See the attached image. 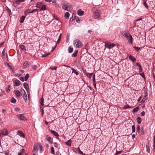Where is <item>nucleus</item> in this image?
<instances>
[{
  "label": "nucleus",
  "mask_w": 155,
  "mask_h": 155,
  "mask_svg": "<svg viewBox=\"0 0 155 155\" xmlns=\"http://www.w3.org/2000/svg\"><path fill=\"white\" fill-rule=\"evenodd\" d=\"M62 8L65 10L70 11L72 9V6L67 2L63 1L61 2Z\"/></svg>",
  "instance_id": "f257e3e1"
},
{
  "label": "nucleus",
  "mask_w": 155,
  "mask_h": 155,
  "mask_svg": "<svg viewBox=\"0 0 155 155\" xmlns=\"http://www.w3.org/2000/svg\"><path fill=\"white\" fill-rule=\"evenodd\" d=\"M74 45L75 46L78 48H81L82 46L81 42L78 39H76L74 41Z\"/></svg>",
  "instance_id": "f03ea898"
},
{
  "label": "nucleus",
  "mask_w": 155,
  "mask_h": 155,
  "mask_svg": "<svg viewBox=\"0 0 155 155\" xmlns=\"http://www.w3.org/2000/svg\"><path fill=\"white\" fill-rule=\"evenodd\" d=\"M101 12L99 10H97L94 12H93V17L95 19H99V18L100 16Z\"/></svg>",
  "instance_id": "7ed1b4c3"
},
{
  "label": "nucleus",
  "mask_w": 155,
  "mask_h": 155,
  "mask_svg": "<svg viewBox=\"0 0 155 155\" xmlns=\"http://www.w3.org/2000/svg\"><path fill=\"white\" fill-rule=\"evenodd\" d=\"M115 46V44H114L112 43L109 44L107 42H106L105 43V47L106 48H108L109 49L112 48Z\"/></svg>",
  "instance_id": "20e7f679"
},
{
  "label": "nucleus",
  "mask_w": 155,
  "mask_h": 155,
  "mask_svg": "<svg viewBox=\"0 0 155 155\" xmlns=\"http://www.w3.org/2000/svg\"><path fill=\"white\" fill-rule=\"evenodd\" d=\"M24 1V0H17L13 3L14 6L15 7L18 8L19 7L18 4L20 2H22Z\"/></svg>",
  "instance_id": "39448f33"
},
{
  "label": "nucleus",
  "mask_w": 155,
  "mask_h": 155,
  "mask_svg": "<svg viewBox=\"0 0 155 155\" xmlns=\"http://www.w3.org/2000/svg\"><path fill=\"white\" fill-rule=\"evenodd\" d=\"M17 117L20 120L25 121L27 120L25 117L24 116L23 114H18L17 115Z\"/></svg>",
  "instance_id": "423d86ee"
},
{
  "label": "nucleus",
  "mask_w": 155,
  "mask_h": 155,
  "mask_svg": "<svg viewBox=\"0 0 155 155\" xmlns=\"http://www.w3.org/2000/svg\"><path fill=\"white\" fill-rule=\"evenodd\" d=\"M38 10V9H35L32 10H31L30 9H26L25 12V13L27 15L28 13H31L33 12H35Z\"/></svg>",
  "instance_id": "0eeeda50"
},
{
  "label": "nucleus",
  "mask_w": 155,
  "mask_h": 155,
  "mask_svg": "<svg viewBox=\"0 0 155 155\" xmlns=\"http://www.w3.org/2000/svg\"><path fill=\"white\" fill-rule=\"evenodd\" d=\"M23 85L24 88H25L26 91L27 92L28 95V97H29V95H30V93L28 91V90L29 89L28 85V84L26 83H24L23 84Z\"/></svg>",
  "instance_id": "6e6552de"
},
{
  "label": "nucleus",
  "mask_w": 155,
  "mask_h": 155,
  "mask_svg": "<svg viewBox=\"0 0 155 155\" xmlns=\"http://www.w3.org/2000/svg\"><path fill=\"white\" fill-rule=\"evenodd\" d=\"M1 133L2 135H6L8 134L7 130L6 129H4L1 130Z\"/></svg>",
  "instance_id": "1a4fd4ad"
},
{
  "label": "nucleus",
  "mask_w": 155,
  "mask_h": 155,
  "mask_svg": "<svg viewBox=\"0 0 155 155\" xmlns=\"http://www.w3.org/2000/svg\"><path fill=\"white\" fill-rule=\"evenodd\" d=\"M126 38L129 43L131 44H133V38L131 35H129Z\"/></svg>",
  "instance_id": "9d476101"
},
{
  "label": "nucleus",
  "mask_w": 155,
  "mask_h": 155,
  "mask_svg": "<svg viewBox=\"0 0 155 155\" xmlns=\"http://www.w3.org/2000/svg\"><path fill=\"white\" fill-rule=\"evenodd\" d=\"M5 64L6 66L8 67L10 69V70H12V72L14 73V68H13L12 66L10 65L9 63L6 62V63H5Z\"/></svg>",
  "instance_id": "9b49d317"
},
{
  "label": "nucleus",
  "mask_w": 155,
  "mask_h": 155,
  "mask_svg": "<svg viewBox=\"0 0 155 155\" xmlns=\"http://www.w3.org/2000/svg\"><path fill=\"white\" fill-rule=\"evenodd\" d=\"M46 140L48 141L51 143H52V139L51 137L49 136L48 135H47L46 136Z\"/></svg>",
  "instance_id": "f8f14e48"
},
{
  "label": "nucleus",
  "mask_w": 155,
  "mask_h": 155,
  "mask_svg": "<svg viewBox=\"0 0 155 155\" xmlns=\"http://www.w3.org/2000/svg\"><path fill=\"white\" fill-rule=\"evenodd\" d=\"M123 36H124L126 38H127L130 35L129 33H128L127 31H123Z\"/></svg>",
  "instance_id": "ddd939ff"
},
{
  "label": "nucleus",
  "mask_w": 155,
  "mask_h": 155,
  "mask_svg": "<svg viewBox=\"0 0 155 155\" xmlns=\"http://www.w3.org/2000/svg\"><path fill=\"white\" fill-rule=\"evenodd\" d=\"M84 12L83 11H82L81 9H79L78 10L77 12L78 14L80 15H82L84 14Z\"/></svg>",
  "instance_id": "4468645a"
},
{
  "label": "nucleus",
  "mask_w": 155,
  "mask_h": 155,
  "mask_svg": "<svg viewBox=\"0 0 155 155\" xmlns=\"http://www.w3.org/2000/svg\"><path fill=\"white\" fill-rule=\"evenodd\" d=\"M129 59L134 62L136 61L135 58L132 55H130L129 57Z\"/></svg>",
  "instance_id": "2eb2a0df"
},
{
  "label": "nucleus",
  "mask_w": 155,
  "mask_h": 155,
  "mask_svg": "<svg viewBox=\"0 0 155 155\" xmlns=\"http://www.w3.org/2000/svg\"><path fill=\"white\" fill-rule=\"evenodd\" d=\"M15 85L16 86H18L20 85V81L18 80H16L15 81Z\"/></svg>",
  "instance_id": "dca6fc26"
},
{
  "label": "nucleus",
  "mask_w": 155,
  "mask_h": 155,
  "mask_svg": "<svg viewBox=\"0 0 155 155\" xmlns=\"http://www.w3.org/2000/svg\"><path fill=\"white\" fill-rule=\"evenodd\" d=\"M39 145L36 146H34V148L33 150V153H34L35 152H37L38 151L39 149Z\"/></svg>",
  "instance_id": "f3484780"
},
{
  "label": "nucleus",
  "mask_w": 155,
  "mask_h": 155,
  "mask_svg": "<svg viewBox=\"0 0 155 155\" xmlns=\"http://www.w3.org/2000/svg\"><path fill=\"white\" fill-rule=\"evenodd\" d=\"M18 133L19 134V135L22 137L24 138L25 137V135L22 132V131L20 130H18Z\"/></svg>",
  "instance_id": "a211bd4d"
},
{
  "label": "nucleus",
  "mask_w": 155,
  "mask_h": 155,
  "mask_svg": "<svg viewBox=\"0 0 155 155\" xmlns=\"http://www.w3.org/2000/svg\"><path fill=\"white\" fill-rule=\"evenodd\" d=\"M15 94L17 97H20L21 93L20 91L18 90H17L15 92Z\"/></svg>",
  "instance_id": "6ab92c4d"
},
{
  "label": "nucleus",
  "mask_w": 155,
  "mask_h": 155,
  "mask_svg": "<svg viewBox=\"0 0 155 155\" xmlns=\"http://www.w3.org/2000/svg\"><path fill=\"white\" fill-rule=\"evenodd\" d=\"M51 132L54 136L58 137L59 136L58 134L56 131L51 130Z\"/></svg>",
  "instance_id": "aec40b11"
},
{
  "label": "nucleus",
  "mask_w": 155,
  "mask_h": 155,
  "mask_svg": "<svg viewBox=\"0 0 155 155\" xmlns=\"http://www.w3.org/2000/svg\"><path fill=\"white\" fill-rule=\"evenodd\" d=\"M39 9V11H41L43 10H45L46 9V6L45 5L41 6Z\"/></svg>",
  "instance_id": "412c9836"
},
{
  "label": "nucleus",
  "mask_w": 155,
  "mask_h": 155,
  "mask_svg": "<svg viewBox=\"0 0 155 155\" xmlns=\"http://www.w3.org/2000/svg\"><path fill=\"white\" fill-rule=\"evenodd\" d=\"M74 18L76 20L77 22L79 23L80 22V20L78 16L74 15Z\"/></svg>",
  "instance_id": "4be33fe9"
},
{
  "label": "nucleus",
  "mask_w": 155,
  "mask_h": 155,
  "mask_svg": "<svg viewBox=\"0 0 155 155\" xmlns=\"http://www.w3.org/2000/svg\"><path fill=\"white\" fill-rule=\"evenodd\" d=\"M19 47L23 51H25L26 50V48L25 46L22 45H20L19 46Z\"/></svg>",
  "instance_id": "5701e85b"
},
{
  "label": "nucleus",
  "mask_w": 155,
  "mask_h": 155,
  "mask_svg": "<svg viewBox=\"0 0 155 155\" xmlns=\"http://www.w3.org/2000/svg\"><path fill=\"white\" fill-rule=\"evenodd\" d=\"M25 150L24 149H22L20 150V151L18 153V155H23V153H25Z\"/></svg>",
  "instance_id": "b1692460"
},
{
  "label": "nucleus",
  "mask_w": 155,
  "mask_h": 155,
  "mask_svg": "<svg viewBox=\"0 0 155 155\" xmlns=\"http://www.w3.org/2000/svg\"><path fill=\"white\" fill-rule=\"evenodd\" d=\"M42 6V3L41 2H38L37 3L36 7L37 8H40Z\"/></svg>",
  "instance_id": "393cba45"
},
{
  "label": "nucleus",
  "mask_w": 155,
  "mask_h": 155,
  "mask_svg": "<svg viewBox=\"0 0 155 155\" xmlns=\"http://www.w3.org/2000/svg\"><path fill=\"white\" fill-rule=\"evenodd\" d=\"M137 120L138 124H140L142 120L140 117H138L137 118Z\"/></svg>",
  "instance_id": "a878e982"
},
{
  "label": "nucleus",
  "mask_w": 155,
  "mask_h": 155,
  "mask_svg": "<svg viewBox=\"0 0 155 155\" xmlns=\"http://www.w3.org/2000/svg\"><path fill=\"white\" fill-rule=\"evenodd\" d=\"M139 109V108L138 107H137L134 108L133 110V112H137Z\"/></svg>",
  "instance_id": "bb28decb"
},
{
  "label": "nucleus",
  "mask_w": 155,
  "mask_h": 155,
  "mask_svg": "<svg viewBox=\"0 0 155 155\" xmlns=\"http://www.w3.org/2000/svg\"><path fill=\"white\" fill-rule=\"evenodd\" d=\"M44 98H42L41 99V100L40 101V104L42 106H43L44 104Z\"/></svg>",
  "instance_id": "cd10ccee"
},
{
  "label": "nucleus",
  "mask_w": 155,
  "mask_h": 155,
  "mask_svg": "<svg viewBox=\"0 0 155 155\" xmlns=\"http://www.w3.org/2000/svg\"><path fill=\"white\" fill-rule=\"evenodd\" d=\"M71 140H69L67 142H66V144L68 145L71 146Z\"/></svg>",
  "instance_id": "c85d7f7f"
},
{
  "label": "nucleus",
  "mask_w": 155,
  "mask_h": 155,
  "mask_svg": "<svg viewBox=\"0 0 155 155\" xmlns=\"http://www.w3.org/2000/svg\"><path fill=\"white\" fill-rule=\"evenodd\" d=\"M137 132L138 133H142V131H140V127L139 125H137Z\"/></svg>",
  "instance_id": "c756f323"
},
{
  "label": "nucleus",
  "mask_w": 155,
  "mask_h": 155,
  "mask_svg": "<svg viewBox=\"0 0 155 155\" xmlns=\"http://www.w3.org/2000/svg\"><path fill=\"white\" fill-rule=\"evenodd\" d=\"M25 18V17L24 16H21L20 18V22L21 23H23Z\"/></svg>",
  "instance_id": "7c9ffc66"
},
{
  "label": "nucleus",
  "mask_w": 155,
  "mask_h": 155,
  "mask_svg": "<svg viewBox=\"0 0 155 155\" xmlns=\"http://www.w3.org/2000/svg\"><path fill=\"white\" fill-rule=\"evenodd\" d=\"M68 50L69 53H71L73 51V48H71L70 47H69L68 48Z\"/></svg>",
  "instance_id": "2f4dec72"
},
{
  "label": "nucleus",
  "mask_w": 155,
  "mask_h": 155,
  "mask_svg": "<svg viewBox=\"0 0 155 155\" xmlns=\"http://www.w3.org/2000/svg\"><path fill=\"white\" fill-rule=\"evenodd\" d=\"M70 16L69 13L68 12H67L65 13L64 15V17L66 18H69Z\"/></svg>",
  "instance_id": "473e14b6"
},
{
  "label": "nucleus",
  "mask_w": 155,
  "mask_h": 155,
  "mask_svg": "<svg viewBox=\"0 0 155 155\" xmlns=\"http://www.w3.org/2000/svg\"><path fill=\"white\" fill-rule=\"evenodd\" d=\"M16 101V100L14 98V97H12L11 100V102L12 103H15Z\"/></svg>",
  "instance_id": "72a5a7b5"
},
{
  "label": "nucleus",
  "mask_w": 155,
  "mask_h": 155,
  "mask_svg": "<svg viewBox=\"0 0 155 155\" xmlns=\"http://www.w3.org/2000/svg\"><path fill=\"white\" fill-rule=\"evenodd\" d=\"M93 75V73H88L86 76L88 77L89 78H91Z\"/></svg>",
  "instance_id": "f704fd0d"
},
{
  "label": "nucleus",
  "mask_w": 155,
  "mask_h": 155,
  "mask_svg": "<svg viewBox=\"0 0 155 155\" xmlns=\"http://www.w3.org/2000/svg\"><path fill=\"white\" fill-rule=\"evenodd\" d=\"M29 74H28V73L27 74H26V75H25V81H26L28 80V77H29Z\"/></svg>",
  "instance_id": "c9c22d12"
},
{
  "label": "nucleus",
  "mask_w": 155,
  "mask_h": 155,
  "mask_svg": "<svg viewBox=\"0 0 155 155\" xmlns=\"http://www.w3.org/2000/svg\"><path fill=\"white\" fill-rule=\"evenodd\" d=\"M72 72L75 73L77 75L79 74L78 72L75 69L72 68Z\"/></svg>",
  "instance_id": "e433bc0d"
},
{
  "label": "nucleus",
  "mask_w": 155,
  "mask_h": 155,
  "mask_svg": "<svg viewBox=\"0 0 155 155\" xmlns=\"http://www.w3.org/2000/svg\"><path fill=\"white\" fill-rule=\"evenodd\" d=\"M23 98L25 100V102H28L27 97V95H24L23 96Z\"/></svg>",
  "instance_id": "4c0bfd02"
},
{
  "label": "nucleus",
  "mask_w": 155,
  "mask_h": 155,
  "mask_svg": "<svg viewBox=\"0 0 155 155\" xmlns=\"http://www.w3.org/2000/svg\"><path fill=\"white\" fill-rule=\"evenodd\" d=\"M5 9L9 12V15H10V13L11 12L10 9L7 6L5 7Z\"/></svg>",
  "instance_id": "58836bf2"
},
{
  "label": "nucleus",
  "mask_w": 155,
  "mask_h": 155,
  "mask_svg": "<svg viewBox=\"0 0 155 155\" xmlns=\"http://www.w3.org/2000/svg\"><path fill=\"white\" fill-rule=\"evenodd\" d=\"M133 48L135 49V50L136 51H138L140 49V48L139 47H137L136 46H134Z\"/></svg>",
  "instance_id": "ea45409f"
},
{
  "label": "nucleus",
  "mask_w": 155,
  "mask_h": 155,
  "mask_svg": "<svg viewBox=\"0 0 155 155\" xmlns=\"http://www.w3.org/2000/svg\"><path fill=\"white\" fill-rule=\"evenodd\" d=\"M147 151L148 153H150V147L148 145L146 146Z\"/></svg>",
  "instance_id": "a19ab883"
},
{
  "label": "nucleus",
  "mask_w": 155,
  "mask_h": 155,
  "mask_svg": "<svg viewBox=\"0 0 155 155\" xmlns=\"http://www.w3.org/2000/svg\"><path fill=\"white\" fill-rule=\"evenodd\" d=\"M51 153H52V154H55V152H54V148L53 147H51Z\"/></svg>",
  "instance_id": "79ce46f5"
},
{
  "label": "nucleus",
  "mask_w": 155,
  "mask_h": 155,
  "mask_svg": "<svg viewBox=\"0 0 155 155\" xmlns=\"http://www.w3.org/2000/svg\"><path fill=\"white\" fill-rule=\"evenodd\" d=\"M50 54V53H46L45 54H44L42 55L41 57L42 58H44L45 57H46L48 55H49Z\"/></svg>",
  "instance_id": "37998d69"
},
{
  "label": "nucleus",
  "mask_w": 155,
  "mask_h": 155,
  "mask_svg": "<svg viewBox=\"0 0 155 155\" xmlns=\"http://www.w3.org/2000/svg\"><path fill=\"white\" fill-rule=\"evenodd\" d=\"M8 88L6 89V91L8 93L10 91V85H8Z\"/></svg>",
  "instance_id": "c03bdc74"
},
{
  "label": "nucleus",
  "mask_w": 155,
  "mask_h": 155,
  "mask_svg": "<svg viewBox=\"0 0 155 155\" xmlns=\"http://www.w3.org/2000/svg\"><path fill=\"white\" fill-rule=\"evenodd\" d=\"M29 65V63L28 61L25 62L23 64V65L24 66L27 67L28 65Z\"/></svg>",
  "instance_id": "a18cd8bd"
},
{
  "label": "nucleus",
  "mask_w": 155,
  "mask_h": 155,
  "mask_svg": "<svg viewBox=\"0 0 155 155\" xmlns=\"http://www.w3.org/2000/svg\"><path fill=\"white\" fill-rule=\"evenodd\" d=\"M124 109H127V108H130L131 107H130L128 105H125L124 106Z\"/></svg>",
  "instance_id": "49530a36"
},
{
  "label": "nucleus",
  "mask_w": 155,
  "mask_h": 155,
  "mask_svg": "<svg viewBox=\"0 0 155 155\" xmlns=\"http://www.w3.org/2000/svg\"><path fill=\"white\" fill-rule=\"evenodd\" d=\"M67 38L66 40V41L67 43H68L69 42V35H68V34H67Z\"/></svg>",
  "instance_id": "de8ad7c7"
},
{
  "label": "nucleus",
  "mask_w": 155,
  "mask_h": 155,
  "mask_svg": "<svg viewBox=\"0 0 155 155\" xmlns=\"http://www.w3.org/2000/svg\"><path fill=\"white\" fill-rule=\"evenodd\" d=\"M132 133H134L135 131V127L134 125H133L132 126Z\"/></svg>",
  "instance_id": "09e8293b"
},
{
  "label": "nucleus",
  "mask_w": 155,
  "mask_h": 155,
  "mask_svg": "<svg viewBox=\"0 0 155 155\" xmlns=\"http://www.w3.org/2000/svg\"><path fill=\"white\" fill-rule=\"evenodd\" d=\"M78 151L82 155H84V154L83 152L81 151L80 150V148H78Z\"/></svg>",
  "instance_id": "8fccbe9b"
},
{
  "label": "nucleus",
  "mask_w": 155,
  "mask_h": 155,
  "mask_svg": "<svg viewBox=\"0 0 155 155\" xmlns=\"http://www.w3.org/2000/svg\"><path fill=\"white\" fill-rule=\"evenodd\" d=\"M143 5H144V6L145 8H148V6L146 2H145L143 3Z\"/></svg>",
  "instance_id": "3c124183"
},
{
  "label": "nucleus",
  "mask_w": 155,
  "mask_h": 155,
  "mask_svg": "<svg viewBox=\"0 0 155 155\" xmlns=\"http://www.w3.org/2000/svg\"><path fill=\"white\" fill-rule=\"evenodd\" d=\"M93 83H95L96 82L95 79V74H94L93 75Z\"/></svg>",
  "instance_id": "603ef678"
},
{
  "label": "nucleus",
  "mask_w": 155,
  "mask_h": 155,
  "mask_svg": "<svg viewBox=\"0 0 155 155\" xmlns=\"http://www.w3.org/2000/svg\"><path fill=\"white\" fill-rule=\"evenodd\" d=\"M140 74L143 78L144 79L145 78L144 74L143 73H141Z\"/></svg>",
  "instance_id": "864d4df0"
},
{
  "label": "nucleus",
  "mask_w": 155,
  "mask_h": 155,
  "mask_svg": "<svg viewBox=\"0 0 155 155\" xmlns=\"http://www.w3.org/2000/svg\"><path fill=\"white\" fill-rule=\"evenodd\" d=\"M21 95H22L23 96H24V95H26V94L25 91H24L23 92H21Z\"/></svg>",
  "instance_id": "5fc2aeb1"
},
{
  "label": "nucleus",
  "mask_w": 155,
  "mask_h": 155,
  "mask_svg": "<svg viewBox=\"0 0 155 155\" xmlns=\"http://www.w3.org/2000/svg\"><path fill=\"white\" fill-rule=\"evenodd\" d=\"M121 151H117L115 153V154L116 155H118L119 154H120L121 153Z\"/></svg>",
  "instance_id": "6e6d98bb"
},
{
  "label": "nucleus",
  "mask_w": 155,
  "mask_h": 155,
  "mask_svg": "<svg viewBox=\"0 0 155 155\" xmlns=\"http://www.w3.org/2000/svg\"><path fill=\"white\" fill-rule=\"evenodd\" d=\"M83 72L84 73L85 75H86L88 73H87V72L86 71V70H84V69L83 70Z\"/></svg>",
  "instance_id": "4d7b16f0"
},
{
  "label": "nucleus",
  "mask_w": 155,
  "mask_h": 155,
  "mask_svg": "<svg viewBox=\"0 0 155 155\" xmlns=\"http://www.w3.org/2000/svg\"><path fill=\"white\" fill-rule=\"evenodd\" d=\"M139 66H141L140 64L139 63H136V64H135V66L136 67H138L139 68H138L139 69V67H140Z\"/></svg>",
  "instance_id": "13d9d810"
},
{
  "label": "nucleus",
  "mask_w": 155,
  "mask_h": 155,
  "mask_svg": "<svg viewBox=\"0 0 155 155\" xmlns=\"http://www.w3.org/2000/svg\"><path fill=\"white\" fill-rule=\"evenodd\" d=\"M139 67H139V72L140 73V72H141L142 71V69L141 66H139Z\"/></svg>",
  "instance_id": "bf43d9fd"
},
{
  "label": "nucleus",
  "mask_w": 155,
  "mask_h": 155,
  "mask_svg": "<svg viewBox=\"0 0 155 155\" xmlns=\"http://www.w3.org/2000/svg\"><path fill=\"white\" fill-rule=\"evenodd\" d=\"M5 49H4L2 52V56H5Z\"/></svg>",
  "instance_id": "052dcab7"
},
{
  "label": "nucleus",
  "mask_w": 155,
  "mask_h": 155,
  "mask_svg": "<svg viewBox=\"0 0 155 155\" xmlns=\"http://www.w3.org/2000/svg\"><path fill=\"white\" fill-rule=\"evenodd\" d=\"M5 155H9V151L8 150H6L5 152Z\"/></svg>",
  "instance_id": "680f3d73"
},
{
  "label": "nucleus",
  "mask_w": 155,
  "mask_h": 155,
  "mask_svg": "<svg viewBox=\"0 0 155 155\" xmlns=\"http://www.w3.org/2000/svg\"><path fill=\"white\" fill-rule=\"evenodd\" d=\"M145 112L144 111H143L141 113V116H143L145 115Z\"/></svg>",
  "instance_id": "e2e57ef3"
},
{
  "label": "nucleus",
  "mask_w": 155,
  "mask_h": 155,
  "mask_svg": "<svg viewBox=\"0 0 155 155\" xmlns=\"http://www.w3.org/2000/svg\"><path fill=\"white\" fill-rule=\"evenodd\" d=\"M20 80L22 81H24V78L23 77H20L19 78Z\"/></svg>",
  "instance_id": "0e129e2a"
},
{
  "label": "nucleus",
  "mask_w": 155,
  "mask_h": 155,
  "mask_svg": "<svg viewBox=\"0 0 155 155\" xmlns=\"http://www.w3.org/2000/svg\"><path fill=\"white\" fill-rule=\"evenodd\" d=\"M54 146L55 147H58V144L57 143H54Z\"/></svg>",
  "instance_id": "69168bd1"
},
{
  "label": "nucleus",
  "mask_w": 155,
  "mask_h": 155,
  "mask_svg": "<svg viewBox=\"0 0 155 155\" xmlns=\"http://www.w3.org/2000/svg\"><path fill=\"white\" fill-rule=\"evenodd\" d=\"M57 68V67H56V66H54V67L53 68H51L50 69H51V70H56Z\"/></svg>",
  "instance_id": "338daca9"
},
{
  "label": "nucleus",
  "mask_w": 155,
  "mask_h": 155,
  "mask_svg": "<svg viewBox=\"0 0 155 155\" xmlns=\"http://www.w3.org/2000/svg\"><path fill=\"white\" fill-rule=\"evenodd\" d=\"M74 16H73L72 18H71L70 19V21H71V22H72L74 19Z\"/></svg>",
  "instance_id": "774afa93"
}]
</instances>
